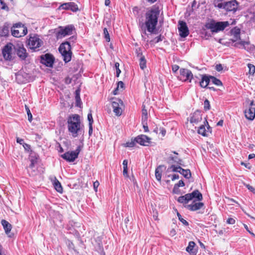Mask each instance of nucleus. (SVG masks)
<instances>
[{"label": "nucleus", "mask_w": 255, "mask_h": 255, "mask_svg": "<svg viewBox=\"0 0 255 255\" xmlns=\"http://www.w3.org/2000/svg\"><path fill=\"white\" fill-rule=\"evenodd\" d=\"M159 14V8L158 6L152 7L146 13L145 25L148 31L153 32L157 23V19Z\"/></svg>", "instance_id": "obj_1"}, {"label": "nucleus", "mask_w": 255, "mask_h": 255, "mask_svg": "<svg viewBox=\"0 0 255 255\" xmlns=\"http://www.w3.org/2000/svg\"><path fill=\"white\" fill-rule=\"evenodd\" d=\"M67 125L68 131L73 137H76L83 130L80 117L78 114L70 116L67 120Z\"/></svg>", "instance_id": "obj_2"}, {"label": "nucleus", "mask_w": 255, "mask_h": 255, "mask_svg": "<svg viewBox=\"0 0 255 255\" xmlns=\"http://www.w3.org/2000/svg\"><path fill=\"white\" fill-rule=\"evenodd\" d=\"M230 23L228 21H219L215 22L212 20L205 25V27L210 29L212 33H217L220 31L224 30L226 27L229 26Z\"/></svg>", "instance_id": "obj_3"}, {"label": "nucleus", "mask_w": 255, "mask_h": 255, "mask_svg": "<svg viewBox=\"0 0 255 255\" xmlns=\"http://www.w3.org/2000/svg\"><path fill=\"white\" fill-rule=\"evenodd\" d=\"M59 51L65 63H67L71 60L72 53L71 45L69 42L66 41L62 43L59 47Z\"/></svg>", "instance_id": "obj_4"}, {"label": "nucleus", "mask_w": 255, "mask_h": 255, "mask_svg": "<svg viewBox=\"0 0 255 255\" xmlns=\"http://www.w3.org/2000/svg\"><path fill=\"white\" fill-rule=\"evenodd\" d=\"M11 34L15 37L24 36L27 33V27L21 23H15L11 28Z\"/></svg>", "instance_id": "obj_5"}, {"label": "nucleus", "mask_w": 255, "mask_h": 255, "mask_svg": "<svg viewBox=\"0 0 255 255\" xmlns=\"http://www.w3.org/2000/svg\"><path fill=\"white\" fill-rule=\"evenodd\" d=\"M42 43V41L39 38L37 35H30L28 40L29 48L34 50H36L37 48H39Z\"/></svg>", "instance_id": "obj_6"}, {"label": "nucleus", "mask_w": 255, "mask_h": 255, "mask_svg": "<svg viewBox=\"0 0 255 255\" xmlns=\"http://www.w3.org/2000/svg\"><path fill=\"white\" fill-rule=\"evenodd\" d=\"M112 106L113 109V112L117 116H120L123 112V108L124 104L123 101L117 98H113L112 99Z\"/></svg>", "instance_id": "obj_7"}, {"label": "nucleus", "mask_w": 255, "mask_h": 255, "mask_svg": "<svg viewBox=\"0 0 255 255\" xmlns=\"http://www.w3.org/2000/svg\"><path fill=\"white\" fill-rule=\"evenodd\" d=\"M178 78L182 81L186 82L189 81L190 82H191V80L194 79L192 72L185 68L180 69V75L178 76Z\"/></svg>", "instance_id": "obj_8"}, {"label": "nucleus", "mask_w": 255, "mask_h": 255, "mask_svg": "<svg viewBox=\"0 0 255 255\" xmlns=\"http://www.w3.org/2000/svg\"><path fill=\"white\" fill-rule=\"evenodd\" d=\"M80 151V147L78 146L75 150L66 152L61 157L67 161L73 162L78 157Z\"/></svg>", "instance_id": "obj_9"}, {"label": "nucleus", "mask_w": 255, "mask_h": 255, "mask_svg": "<svg viewBox=\"0 0 255 255\" xmlns=\"http://www.w3.org/2000/svg\"><path fill=\"white\" fill-rule=\"evenodd\" d=\"M178 29L179 35L181 37L185 38L189 34V30L186 23L182 20H179L178 23Z\"/></svg>", "instance_id": "obj_10"}, {"label": "nucleus", "mask_w": 255, "mask_h": 255, "mask_svg": "<svg viewBox=\"0 0 255 255\" xmlns=\"http://www.w3.org/2000/svg\"><path fill=\"white\" fill-rule=\"evenodd\" d=\"M13 44L9 42L5 45L2 49V54L5 60H11L12 59V51Z\"/></svg>", "instance_id": "obj_11"}, {"label": "nucleus", "mask_w": 255, "mask_h": 255, "mask_svg": "<svg viewBox=\"0 0 255 255\" xmlns=\"http://www.w3.org/2000/svg\"><path fill=\"white\" fill-rule=\"evenodd\" d=\"M74 29V27L72 25H69L64 28H61L57 33V36L58 38H62L67 35L72 34V31Z\"/></svg>", "instance_id": "obj_12"}, {"label": "nucleus", "mask_w": 255, "mask_h": 255, "mask_svg": "<svg viewBox=\"0 0 255 255\" xmlns=\"http://www.w3.org/2000/svg\"><path fill=\"white\" fill-rule=\"evenodd\" d=\"M54 61V58L50 54H45L41 56V63L47 67H52Z\"/></svg>", "instance_id": "obj_13"}, {"label": "nucleus", "mask_w": 255, "mask_h": 255, "mask_svg": "<svg viewBox=\"0 0 255 255\" xmlns=\"http://www.w3.org/2000/svg\"><path fill=\"white\" fill-rule=\"evenodd\" d=\"M204 124L205 125H201L199 127L198 129V133L204 136H208V133H211L212 129L206 118Z\"/></svg>", "instance_id": "obj_14"}, {"label": "nucleus", "mask_w": 255, "mask_h": 255, "mask_svg": "<svg viewBox=\"0 0 255 255\" xmlns=\"http://www.w3.org/2000/svg\"><path fill=\"white\" fill-rule=\"evenodd\" d=\"M190 122L193 125H197L202 120L201 112L199 110H196L193 113L190 115Z\"/></svg>", "instance_id": "obj_15"}, {"label": "nucleus", "mask_w": 255, "mask_h": 255, "mask_svg": "<svg viewBox=\"0 0 255 255\" xmlns=\"http://www.w3.org/2000/svg\"><path fill=\"white\" fill-rule=\"evenodd\" d=\"M59 9L71 10L73 12L77 11L79 10L78 6L74 2H69L61 4Z\"/></svg>", "instance_id": "obj_16"}, {"label": "nucleus", "mask_w": 255, "mask_h": 255, "mask_svg": "<svg viewBox=\"0 0 255 255\" xmlns=\"http://www.w3.org/2000/svg\"><path fill=\"white\" fill-rule=\"evenodd\" d=\"M16 51L17 56L21 60H25L28 55L26 49L22 43L17 44Z\"/></svg>", "instance_id": "obj_17"}, {"label": "nucleus", "mask_w": 255, "mask_h": 255, "mask_svg": "<svg viewBox=\"0 0 255 255\" xmlns=\"http://www.w3.org/2000/svg\"><path fill=\"white\" fill-rule=\"evenodd\" d=\"M238 2L236 0H232L226 2L224 6V9L228 11L236 12L238 9Z\"/></svg>", "instance_id": "obj_18"}, {"label": "nucleus", "mask_w": 255, "mask_h": 255, "mask_svg": "<svg viewBox=\"0 0 255 255\" xmlns=\"http://www.w3.org/2000/svg\"><path fill=\"white\" fill-rule=\"evenodd\" d=\"M235 46L239 48L243 47L244 49L251 52H253L255 49V47L253 45H251L249 42L245 41H240L239 42H237L235 43Z\"/></svg>", "instance_id": "obj_19"}, {"label": "nucleus", "mask_w": 255, "mask_h": 255, "mask_svg": "<svg viewBox=\"0 0 255 255\" xmlns=\"http://www.w3.org/2000/svg\"><path fill=\"white\" fill-rule=\"evenodd\" d=\"M150 138L147 136L141 134L135 138L134 141L141 145L147 146L150 143Z\"/></svg>", "instance_id": "obj_20"}, {"label": "nucleus", "mask_w": 255, "mask_h": 255, "mask_svg": "<svg viewBox=\"0 0 255 255\" xmlns=\"http://www.w3.org/2000/svg\"><path fill=\"white\" fill-rule=\"evenodd\" d=\"M204 206V203L202 202H196L195 200L191 204L187 205L185 207L191 211H195L201 209Z\"/></svg>", "instance_id": "obj_21"}, {"label": "nucleus", "mask_w": 255, "mask_h": 255, "mask_svg": "<svg viewBox=\"0 0 255 255\" xmlns=\"http://www.w3.org/2000/svg\"><path fill=\"white\" fill-rule=\"evenodd\" d=\"M1 223L3 227L5 234L8 236V237H12L13 234L10 233V231L12 229L11 225L5 220H2L1 221Z\"/></svg>", "instance_id": "obj_22"}, {"label": "nucleus", "mask_w": 255, "mask_h": 255, "mask_svg": "<svg viewBox=\"0 0 255 255\" xmlns=\"http://www.w3.org/2000/svg\"><path fill=\"white\" fill-rule=\"evenodd\" d=\"M210 82H211V78H210V76H208L207 75H202L201 81L200 82V86L202 88H207V86L210 84Z\"/></svg>", "instance_id": "obj_23"}, {"label": "nucleus", "mask_w": 255, "mask_h": 255, "mask_svg": "<svg viewBox=\"0 0 255 255\" xmlns=\"http://www.w3.org/2000/svg\"><path fill=\"white\" fill-rule=\"evenodd\" d=\"M188 194L189 195V199L190 200L195 199L198 201H201L203 199L202 194L198 190H195L192 193Z\"/></svg>", "instance_id": "obj_24"}, {"label": "nucleus", "mask_w": 255, "mask_h": 255, "mask_svg": "<svg viewBox=\"0 0 255 255\" xmlns=\"http://www.w3.org/2000/svg\"><path fill=\"white\" fill-rule=\"evenodd\" d=\"M137 56L139 58L140 67L142 70H144L146 67V61L140 49H139V52H137Z\"/></svg>", "instance_id": "obj_25"}, {"label": "nucleus", "mask_w": 255, "mask_h": 255, "mask_svg": "<svg viewBox=\"0 0 255 255\" xmlns=\"http://www.w3.org/2000/svg\"><path fill=\"white\" fill-rule=\"evenodd\" d=\"M9 26L7 23H4L0 26V36H7L9 34Z\"/></svg>", "instance_id": "obj_26"}, {"label": "nucleus", "mask_w": 255, "mask_h": 255, "mask_svg": "<svg viewBox=\"0 0 255 255\" xmlns=\"http://www.w3.org/2000/svg\"><path fill=\"white\" fill-rule=\"evenodd\" d=\"M38 156L35 153L33 152L32 150H30V164L29 165V167L32 168L35 164L37 162Z\"/></svg>", "instance_id": "obj_27"}, {"label": "nucleus", "mask_w": 255, "mask_h": 255, "mask_svg": "<svg viewBox=\"0 0 255 255\" xmlns=\"http://www.w3.org/2000/svg\"><path fill=\"white\" fill-rule=\"evenodd\" d=\"M246 118L251 121H253L255 118V112H253L252 108H249L244 112Z\"/></svg>", "instance_id": "obj_28"}, {"label": "nucleus", "mask_w": 255, "mask_h": 255, "mask_svg": "<svg viewBox=\"0 0 255 255\" xmlns=\"http://www.w3.org/2000/svg\"><path fill=\"white\" fill-rule=\"evenodd\" d=\"M240 29L236 27L232 29L231 31V34L234 36V41H237L240 39Z\"/></svg>", "instance_id": "obj_29"}, {"label": "nucleus", "mask_w": 255, "mask_h": 255, "mask_svg": "<svg viewBox=\"0 0 255 255\" xmlns=\"http://www.w3.org/2000/svg\"><path fill=\"white\" fill-rule=\"evenodd\" d=\"M53 185L54 186L55 190L57 192L60 193H62L63 188L61 186L60 182L58 180V179L56 177H55L53 181Z\"/></svg>", "instance_id": "obj_30"}, {"label": "nucleus", "mask_w": 255, "mask_h": 255, "mask_svg": "<svg viewBox=\"0 0 255 255\" xmlns=\"http://www.w3.org/2000/svg\"><path fill=\"white\" fill-rule=\"evenodd\" d=\"M178 202L182 204H187L190 201L189 199V195L188 194H186L184 196H180L178 199Z\"/></svg>", "instance_id": "obj_31"}, {"label": "nucleus", "mask_w": 255, "mask_h": 255, "mask_svg": "<svg viewBox=\"0 0 255 255\" xmlns=\"http://www.w3.org/2000/svg\"><path fill=\"white\" fill-rule=\"evenodd\" d=\"M179 173L187 179H189L191 177V173L189 169H184L182 168Z\"/></svg>", "instance_id": "obj_32"}, {"label": "nucleus", "mask_w": 255, "mask_h": 255, "mask_svg": "<svg viewBox=\"0 0 255 255\" xmlns=\"http://www.w3.org/2000/svg\"><path fill=\"white\" fill-rule=\"evenodd\" d=\"M210 78H211V82L217 86H222V82L220 80L217 79L216 77L212 76H210Z\"/></svg>", "instance_id": "obj_33"}, {"label": "nucleus", "mask_w": 255, "mask_h": 255, "mask_svg": "<svg viewBox=\"0 0 255 255\" xmlns=\"http://www.w3.org/2000/svg\"><path fill=\"white\" fill-rule=\"evenodd\" d=\"M195 246V243L193 241L189 242L188 247L186 248V250L189 253H194L193 249Z\"/></svg>", "instance_id": "obj_34"}, {"label": "nucleus", "mask_w": 255, "mask_h": 255, "mask_svg": "<svg viewBox=\"0 0 255 255\" xmlns=\"http://www.w3.org/2000/svg\"><path fill=\"white\" fill-rule=\"evenodd\" d=\"M151 207H152V214L153 215V218L155 220H158V211L156 209H155L153 205L151 204Z\"/></svg>", "instance_id": "obj_35"}, {"label": "nucleus", "mask_w": 255, "mask_h": 255, "mask_svg": "<svg viewBox=\"0 0 255 255\" xmlns=\"http://www.w3.org/2000/svg\"><path fill=\"white\" fill-rule=\"evenodd\" d=\"M103 31H104V37H105L106 41L110 42V35L108 32L107 28H104Z\"/></svg>", "instance_id": "obj_36"}, {"label": "nucleus", "mask_w": 255, "mask_h": 255, "mask_svg": "<svg viewBox=\"0 0 255 255\" xmlns=\"http://www.w3.org/2000/svg\"><path fill=\"white\" fill-rule=\"evenodd\" d=\"M25 110L26 111V113H27V114L28 116V120L30 122H31L32 120V114L30 112V111L29 108L28 107V106L25 105Z\"/></svg>", "instance_id": "obj_37"}, {"label": "nucleus", "mask_w": 255, "mask_h": 255, "mask_svg": "<svg viewBox=\"0 0 255 255\" xmlns=\"http://www.w3.org/2000/svg\"><path fill=\"white\" fill-rule=\"evenodd\" d=\"M248 67L249 69V73L253 75L255 73V66L252 64H248Z\"/></svg>", "instance_id": "obj_38"}, {"label": "nucleus", "mask_w": 255, "mask_h": 255, "mask_svg": "<svg viewBox=\"0 0 255 255\" xmlns=\"http://www.w3.org/2000/svg\"><path fill=\"white\" fill-rule=\"evenodd\" d=\"M177 216L179 221L181 222L184 225L188 226L189 225L188 222L182 218L181 215L179 213H177Z\"/></svg>", "instance_id": "obj_39"}, {"label": "nucleus", "mask_w": 255, "mask_h": 255, "mask_svg": "<svg viewBox=\"0 0 255 255\" xmlns=\"http://www.w3.org/2000/svg\"><path fill=\"white\" fill-rule=\"evenodd\" d=\"M204 109L205 111H208L210 109V105L209 101L206 99L204 102Z\"/></svg>", "instance_id": "obj_40"}, {"label": "nucleus", "mask_w": 255, "mask_h": 255, "mask_svg": "<svg viewBox=\"0 0 255 255\" xmlns=\"http://www.w3.org/2000/svg\"><path fill=\"white\" fill-rule=\"evenodd\" d=\"M170 169H171L172 171L173 172H177L179 173L180 171H181L182 168L180 166H176L174 165H172L171 166Z\"/></svg>", "instance_id": "obj_41"}, {"label": "nucleus", "mask_w": 255, "mask_h": 255, "mask_svg": "<svg viewBox=\"0 0 255 255\" xmlns=\"http://www.w3.org/2000/svg\"><path fill=\"white\" fill-rule=\"evenodd\" d=\"M0 7L1 9L8 10V7L6 5V3L2 0H0Z\"/></svg>", "instance_id": "obj_42"}, {"label": "nucleus", "mask_w": 255, "mask_h": 255, "mask_svg": "<svg viewBox=\"0 0 255 255\" xmlns=\"http://www.w3.org/2000/svg\"><path fill=\"white\" fill-rule=\"evenodd\" d=\"M88 120L89 121V125L93 124L94 121L91 111L88 114Z\"/></svg>", "instance_id": "obj_43"}, {"label": "nucleus", "mask_w": 255, "mask_h": 255, "mask_svg": "<svg viewBox=\"0 0 255 255\" xmlns=\"http://www.w3.org/2000/svg\"><path fill=\"white\" fill-rule=\"evenodd\" d=\"M115 68L116 69V75L119 77L121 71L119 68L120 64L118 62H116L115 64Z\"/></svg>", "instance_id": "obj_44"}, {"label": "nucleus", "mask_w": 255, "mask_h": 255, "mask_svg": "<svg viewBox=\"0 0 255 255\" xmlns=\"http://www.w3.org/2000/svg\"><path fill=\"white\" fill-rule=\"evenodd\" d=\"M159 166H158L155 170V176L157 181H159Z\"/></svg>", "instance_id": "obj_45"}, {"label": "nucleus", "mask_w": 255, "mask_h": 255, "mask_svg": "<svg viewBox=\"0 0 255 255\" xmlns=\"http://www.w3.org/2000/svg\"><path fill=\"white\" fill-rule=\"evenodd\" d=\"M117 89H121L122 90L124 88V83L122 81H119L118 82L117 84Z\"/></svg>", "instance_id": "obj_46"}, {"label": "nucleus", "mask_w": 255, "mask_h": 255, "mask_svg": "<svg viewBox=\"0 0 255 255\" xmlns=\"http://www.w3.org/2000/svg\"><path fill=\"white\" fill-rule=\"evenodd\" d=\"M142 116L148 115L147 110L145 109V106L144 104L142 106Z\"/></svg>", "instance_id": "obj_47"}, {"label": "nucleus", "mask_w": 255, "mask_h": 255, "mask_svg": "<svg viewBox=\"0 0 255 255\" xmlns=\"http://www.w3.org/2000/svg\"><path fill=\"white\" fill-rule=\"evenodd\" d=\"M123 175L126 178H128V168H125V167H124L123 168Z\"/></svg>", "instance_id": "obj_48"}, {"label": "nucleus", "mask_w": 255, "mask_h": 255, "mask_svg": "<svg viewBox=\"0 0 255 255\" xmlns=\"http://www.w3.org/2000/svg\"><path fill=\"white\" fill-rule=\"evenodd\" d=\"M135 145L134 141H131V142H127L126 143V147H133Z\"/></svg>", "instance_id": "obj_49"}, {"label": "nucleus", "mask_w": 255, "mask_h": 255, "mask_svg": "<svg viewBox=\"0 0 255 255\" xmlns=\"http://www.w3.org/2000/svg\"><path fill=\"white\" fill-rule=\"evenodd\" d=\"M142 124L143 128L144 129V131L148 132L149 131V130H148V128L147 123H142Z\"/></svg>", "instance_id": "obj_50"}, {"label": "nucleus", "mask_w": 255, "mask_h": 255, "mask_svg": "<svg viewBox=\"0 0 255 255\" xmlns=\"http://www.w3.org/2000/svg\"><path fill=\"white\" fill-rule=\"evenodd\" d=\"M227 223L229 224H234L235 223V220L233 218H230L227 220Z\"/></svg>", "instance_id": "obj_51"}, {"label": "nucleus", "mask_w": 255, "mask_h": 255, "mask_svg": "<svg viewBox=\"0 0 255 255\" xmlns=\"http://www.w3.org/2000/svg\"><path fill=\"white\" fill-rule=\"evenodd\" d=\"M216 70L218 71H221L223 70L222 65L221 64H217L216 66Z\"/></svg>", "instance_id": "obj_52"}, {"label": "nucleus", "mask_w": 255, "mask_h": 255, "mask_svg": "<svg viewBox=\"0 0 255 255\" xmlns=\"http://www.w3.org/2000/svg\"><path fill=\"white\" fill-rule=\"evenodd\" d=\"M175 185H176V186H177L178 187H179L184 186L185 184L183 180H180L178 183L175 184Z\"/></svg>", "instance_id": "obj_53"}, {"label": "nucleus", "mask_w": 255, "mask_h": 255, "mask_svg": "<svg viewBox=\"0 0 255 255\" xmlns=\"http://www.w3.org/2000/svg\"><path fill=\"white\" fill-rule=\"evenodd\" d=\"M23 146L25 150L30 151V145L29 144L24 143L23 144Z\"/></svg>", "instance_id": "obj_54"}, {"label": "nucleus", "mask_w": 255, "mask_h": 255, "mask_svg": "<svg viewBox=\"0 0 255 255\" xmlns=\"http://www.w3.org/2000/svg\"><path fill=\"white\" fill-rule=\"evenodd\" d=\"M225 5V2H220L218 3L217 5L215 4V6L218 7L219 8H224V6Z\"/></svg>", "instance_id": "obj_55"}, {"label": "nucleus", "mask_w": 255, "mask_h": 255, "mask_svg": "<svg viewBox=\"0 0 255 255\" xmlns=\"http://www.w3.org/2000/svg\"><path fill=\"white\" fill-rule=\"evenodd\" d=\"M179 69V66L177 65H174L172 66V71L174 73H176Z\"/></svg>", "instance_id": "obj_56"}, {"label": "nucleus", "mask_w": 255, "mask_h": 255, "mask_svg": "<svg viewBox=\"0 0 255 255\" xmlns=\"http://www.w3.org/2000/svg\"><path fill=\"white\" fill-rule=\"evenodd\" d=\"M99 185H100L99 182L98 181H96L94 182L93 186H94V188L96 191H97V188H98V186H99Z\"/></svg>", "instance_id": "obj_57"}, {"label": "nucleus", "mask_w": 255, "mask_h": 255, "mask_svg": "<svg viewBox=\"0 0 255 255\" xmlns=\"http://www.w3.org/2000/svg\"><path fill=\"white\" fill-rule=\"evenodd\" d=\"M173 192L175 194H178L179 192V187L176 186V185H174L173 189Z\"/></svg>", "instance_id": "obj_58"}, {"label": "nucleus", "mask_w": 255, "mask_h": 255, "mask_svg": "<svg viewBox=\"0 0 255 255\" xmlns=\"http://www.w3.org/2000/svg\"><path fill=\"white\" fill-rule=\"evenodd\" d=\"M148 115L141 116L142 123H147Z\"/></svg>", "instance_id": "obj_59"}, {"label": "nucleus", "mask_w": 255, "mask_h": 255, "mask_svg": "<svg viewBox=\"0 0 255 255\" xmlns=\"http://www.w3.org/2000/svg\"><path fill=\"white\" fill-rule=\"evenodd\" d=\"M75 100H76V106L78 107H80V103H81L80 97H79L78 98V97H75Z\"/></svg>", "instance_id": "obj_60"}, {"label": "nucleus", "mask_w": 255, "mask_h": 255, "mask_svg": "<svg viewBox=\"0 0 255 255\" xmlns=\"http://www.w3.org/2000/svg\"><path fill=\"white\" fill-rule=\"evenodd\" d=\"M179 176L178 174H174L171 175V180L172 181H174L175 179H179Z\"/></svg>", "instance_id": "obj_61"}, {"label": "nucleus", "mask_w": 255, "mask_h": 255, "mask_svg": "<svg viewBox=\"0 0 255 255\" xmlns=\"http://www.w3.org/2000/svg\"><path fill=\"white\" fill-rule=\"evenodd\" d=\"M16 141L17 143H19L20 144H23L24 143V140L22 138H20L19 137L16 138Z\"/></svg>", "instance_id": "obj_62"}, {"label": "nucleus", "mask_w": 255, "mask_h": 255, "mask_svg": "<svg viewBox=\"0 0 255 255\" xmlns=\"http://www.w3.org/2000/svg\"><path fill=\"white\" fill-rule=\"evenodd\" d=\"M247 187H248V189L250 190L251 191H252L254 193H255V189L253 186L248 185Z\"/></svg>", "instance_id": "obj_63"}, {"label": "nucleus", "mask_w": 255, "mask_h": 255, "mask_svg": "<svg viewBox=\"0 0 255 255\" xmlns=\"http://www.w3.org/2000/svg\"><path fill=\"white\" fill-rule=\"evenodd\" d=\"M128 160H127V159H125V160L123 161V168H124V167L128 168Z\"/></svg>", "instance_id": "obj_64"}]
</instances>
